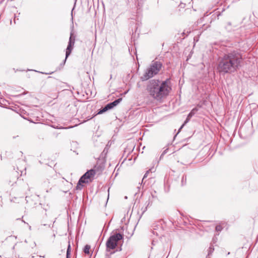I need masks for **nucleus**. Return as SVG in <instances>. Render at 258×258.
Returning a JSON list of instances; mask_svg holds the SVG:
<instances>
[{
    "mask_svg": "<svg viewBox=\"0 0 258 258\" xmlns=\"http://www.w3.org/2000/svg\"><path fill=\"white\" fill-rule=\"evenodd\" d=\"M242 60V56L238 51L227 52L219 57L217 70L223 74L233 73L240 67Z\"/></svg>",
    "mask_w": 258,
    "mask_h": 258,
    "instance_id": "f257e3e1",
    "label": "nucleus"
},
{
    "mask_svg": "<svg viewBox=\"0 0 258 258\" xmlns=\"http://www.w3.org/2000/svg\"><path fill=\"white\" fill-rule=\"evenodd\" d=\"M159 81L152 80L148 85L147 89L152 96L156 95V97H162L167 96L171 90L170 81L168 79L163 81L160 85Z\"/></svg>",
    "mask_w": 258,
    "mask_h": 258,
    "instance_id": "f03ea898",
    "label": "nucleus"
},
{
    "mask_svg": "<svg viewBox=\"0 0 258 258\" xmlns=\"http://www.w3.org/2000/svg\"><path fill=\"white\" fill-rule=\"evenodd\" d=\"M162 67V63L159 61L153 60L146 69L140 79L145 81L159 74Z\"/></svg>",
    "mask_w": 258,
    "mask_h": 258,
    "instance_id": "7ed1b4c3",
    "label": "nucleus"
},
{
    "mask_svg": "<svg viewBox=\"0 0 258 258\" xmlns=\"http://www.w3.org/2000/svg\"><path fill=\"white\" fill-rule=\"evenodd\" d=\"M102 170V167L95 166L94 169L86 172L79 179L76 186L77 189H81L83 186V183H88L92 182L94 179L95 175L96 174H99Z\"/></svg>",
    "mask_w": 258,
    "mask_h": 258,
    "instance_id": "20e7f679",
    "label": "nucleus"
},
{
    "mask_svg": "<svg viewBox=\"0 0 258 258\" xmlns=\"http://www.w3.org/2000/svg\"><path fill=\"white\" fill-rule=\"evenodd\" d=\"M122 238L123 235L120 233H114L111 235L106 243V251L110 252V254L113 253L114 252H111V250L115 249L117 242Z\"/></svg>",
    "mask_w": 258,
    "mask_h": 258,
    "instance_id": "39448f33",
    "label": "nucleus"
},
{
    "mask_svg": "<svg viewBox=\"0 0 258 258\" xmlns=\"http://www.w3.org/2000/svg\"><path fill=\"white\" fill-rule=\"evenodd\" d=\"M75 36L74 34V33L73 32H71L70 34V37L69 39V41L68 43V45L67 46V48L66 49V58L65 59L63 62V64H64L66 62V59L68 58V57L70 55V54L72 52V51L73 49L75 42Z\"/></svg>",
    "mask_w": 258,
    "mask_h": 258,
    "instance_id": "423d86ee",
    "label": "nucleus"
},
{
    "mask_svg": "<svg viewBox=\"0 0 258 258\" xmlns=\"http://www.w3.org/2000/svg\"><path fill=\"white\" fill-rule=\"evenodd\" d=\"M122 101V98H119L118 99L115 100L112 102L107 104L106 106L107 107L108 110L113 109L115 107L119 104V103Z\"/></svg>",
    "mask_w": 258,
    "mask_h": 258,
    "instance_id": "0eeeda50",
    "label": "nucleus"
},
{
    "mask_svg": "<svg viewBox=\"0 0 258 258\" xmlns=\"http://www.w3.org/2000/svg\"><path fill=\"white\" fill-rule=\"evenodd\" d=\"M197 110H198L196 108H195L191 110V111L189 112V113L187 115L186 120L184 121V123L181 125L179 130H181L182 128V127L189 121L190 118L195 115V114L197 111Z\"/></svg>",
    "mask_w": 258,
    "mask_h": 258,
    "instance_id": "6e6552de",
    "label": "nucleus"
},
{
    "mask_svg": "<svg viewBox=\"0 0 258 258\" xmlns=\"http://www.w3.org/2000/svg\"><path fill=\"white\" fill-rule=\"evenodd\" d=\"M0 105L2 107L7 108L8 106V104H9V103H8V102L6 101L4 98H0Z\"/></svg>",
    "mask_w": 258,
    "mask_h": 258,
    "instance_id": "1a4fd4ad",
    "label": "nucleus"
},
{
    "mask_svg": "<svg viewBox=\"0 0 258 258\" xmlns=\"http://www.w3.org/2000/svg\"><path fill=\"white\" fill-rule=\"evenodd\" d=\"M107 111H108V109H107V107H106V106H105L102 109H100L99 110V111L98 112V113L96 114V115L104 113V112H105Z\"/></svg>",
    "mask_w": 258,
    "mask_h": 258,
    "instance_id": "9d476101",
    "label": "nucleus"
},
{
    "mask_svg": "<svg viewBox=\"0 0 258 258\" xmlns=\"http://www.w3.org/2000/svg\"><path fill=\"white\" fill-rule=\"evenodd\" d=\"M90 249V246L89 245H86L84 248V252L86 254H89Z\"/></svg>",
    "mask_w": 258,
    "mask_h": 258,
    "instance_id": "9b49d317",
    "label": "nucleus"
},
{
    "mask_svg": "<svg viewBox=\"0 0 258 258\" xmlns=\"http://www.w3.org/2000/svg\"><path fill=\"white\" fill-rule=\"evenodd\" d=\"M70 252H71V246L70 244H69L68 248H67V258H69V255L70 254Z\"/></svg>",
    "mask_w": 258,
    "mask_h": 258,
    "instance_id": "f8f14e48",
    "label": "nucleus"
},
{
    "mask_svg": "<svg viewBox=\"0 0 258 258\" xmlns=\"http://www.w3.org/2000/svg\"><path fill=\"white\" fill-rule=\"evenodd\" d=\"M145 0H137V3H138V7H141L142 6V5L143 4V3L145 1Z\"/></svg>",
    "mask_w": 258,
    "mask_h": 258,
    "instance_id": "ddd939ff",
    "label": "nucleus"
},
{
    "mask_svg": "<svg viewBox=\"0 0 258 258\" xmlns=\"http://www.w3.org/2000/svg\"><path fill=\"white\" fill-rule=\"evenodd\" d=\"M222 227L220 225H217L216 227V230L217 231H221L222 230Z\"/></svg>",
    "mask_w": 258,
    "mask_h": 258,
    "instance_id": "4468645a",
    "label": "nucleus"
},
{
    "mask_svg": "<svg viewBox=\"0 0 258 258\" xmlns=\"http://www.w3.org/2000/svg\"><path fill=\"white\" fill-rule=\"evenodd\" d=\"M186 176H183L182 178V180H181V183H182V184L183 185L186 181Z\"/></svg>",
    "mask_w": 258,
    "mask_h": 258,
    "instance_id": "2eb2a0df",
    "label": "nucleus"
},
{
    "mask_svg": "<svg viewBox=\"0 0 258 258\" xmlns=\"http://www.w3.org/2000/svg\"><path fill=\"white\" fill-rule=\"evenodd\" d=\"M149 171H150V170H148V171L146 172V173L145 174V175H144V176L143 179L147 177V176H148V174L149 173Z\"/></svg>",
    "mask_w": 258,
    "mask_h": 258,
    "instance_id": "dca6fc26",
    "label": "nucleus"
},
{
    "mask_svg": "<svg viewBox=\"0 0 258 258\" xmlns=\"http://www.w3.org/2000/svg\"><path fill=\"white\" fill-rule=\"evenodd\" d=\"M28 93H29V92H24L22 94L23 95H25V94H27Z\"/></svg>",
    "mask_w": 258,
    "mask_h": 258,
    "instance_id": "f3484780",
    "label": "nucleus"
},
{
    "mask_svg": "<svg viewBox=\"0 0 258 258\" xmlns=\"http://www.w3.org/2000/svg\"><path fill=\"white\" fill-rule=\"evenodd\" d=\"M20 95H21V94H20V95H15V97H18L19 96H20Z\"/></svg>",
    "mask_w": 258,
    "mask_h": 258,
    "instance_id": "a211bd4d",
    "label": "nucleus"
}]
</instances>
